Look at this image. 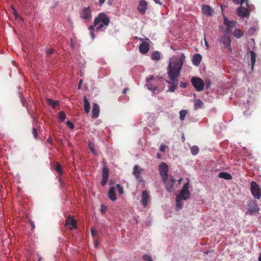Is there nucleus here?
I'll use <instances>...</instances> for the list:
<instances>
[{"label": "nucleus", "mask_w": 261, "mask_h": 261, "mask_svg": "<svg viewBox=\"0 0 261 261\" xmlns=\"http://www.w3.org/2000/svg\"><path fill=\"white\" fill-rule=\"evenodd\" d=\"M185 58L184 54L181 53L179 58L172 57L170 59L167 69L168 80L166 81L170 86L167 90V92H174L177 88L178 78L180 75Z\"/></svg>", "instance_id": "f257e3e1"}, {"label": "nucleus", "mask_w": 261, "mask_h": 261, "mask_svg": "<svg viewBox=\"0 0 261 261\" xmlns=\"http://www.w3.org/2000/svg\"><path fill=\"white\" fill-rule=\"evenodd\" d=\"M110 22L108 16L104 13H100L98 14L94 20V25L95 27V32H100L105 31L106 27Z\"/></svg>", "instance_id": "f03ea898"}, {"label": "nucleus", "mask_w": 261, "mask_h": 261, "mask_svg": "<svg viewBox=\"0 0 261 261\" xmlns=\"http://www.w3.org/2000/svg\"><path fill=\"white\" fill-rule=\"evenodd\" d=\"M186 180L187 182L184 185L182 189L180 191L179 194L176 196L185 200H187L190 197V192L189 190L190 188V179L187 178Z\"/></svg>", "instance_id": "7ed1b4c3"}, {"label": "nucleus", "mask_w": 261, "mask_h": 261, "mask_svg": "<svg viewBox=\"0 0 261 261\" xmlns=\"http://www.w3.org/2000/svg\"><path fill=\"white\" fill-rule=\"evenodd\" d=\"M250 191L255 198L259 199L261 197V189L259 186L255 181H251Z\"/></svg>", "instance_id": "20e7f679"}, {"label": "nucleus", "mask_w": 261, "mask_h": 261, "mask_svg": "<svg viewBox=\"0 0 261 261\" xmlns=\"http://www.w3.org/2000/svg\"><path fill=\"white\" fill-rule=\"evenodd\" d=\"M218 40L219 43L223 44L229 51H232L230 39L228 35L226 34L223 35L222 36L219 37Z\"/></svg>", "instance_id": "39448f33"}, {"label": "nucleus", "mask_w": 261, "mask_h": 261, "mask_svg": "<svg viewBox=\"0 0 261 261\" xmlns=\"http://www.w3.org/2000/svg\"><path fill=\"white\" fill-rule=\"evenodd\" d=\"M191 82L197 91H200L203 89L204 84L203 80L200 77H192Z\"/></svg>", "instance_id": "423d86ee"}, {"label": "nucleus", "mask_w": 261, "mask_h": 261, "mask_svg": "<svg viewBox=\"0 0 261 261\" xmlns=\"http://www.w3.org/2000/svg\"><path fill=\"white\" fill-rule=\"evenodd\" d=\"M81 18L85 20H90L92 18L91 10L90 7H85L80 11Z\"/></svg>", "instance_id": "0eeeda50"}, {"label": "nucleus", "mask_w": 261, "mask_h": 261, "mask_svg": "<svg viewBox=\"0 0 261 261\" xmlns=\"http://www.w3.org/2000/svg\"><path fill=\"white\" fill-rule=\"evenodd\" d=\"M169 168L165 163H162L159 167L160 174L162 179H165L168 177V172Z\"/></svg>", "instance_id": "6e6552de"}, {"label": "nucleus", "mask_w": 261, "mask_h": 261, "mask_svg": "<svg viewBox=\"0 0 261 261\" xmlns=\"http://www.w3.org/2000/svg\"><path fill=\"white\" fill-rule=\"evenodd\" d=\"M162 181L164 183L166 189L168 192H171L173 191L175 180L172 176H170L169 178L167 177L164 180L162 179Z\"/></svg>", "instance_id": "1a4fd4ad"}, {"label": "nucleus", "mask_w": 261, "mask_h": 261, "mask_svg": "<svg viewBox=\"0 0 261 261\" xmlns=\"http://www.w3.org/2000/svg\"><path fill=\"white\" fill-rule=\"evenodd\" d=\"M153 79L154 77L152 75L149 77H147L146 80V84L145 85V86L149 90L151 91L152 93L155 94L156 93V91L158 90V87L156 85H154L153 83L151 82V81Z\"/></svg>", "instance_id": "9d476101"}, {"label": "nucleus", "mask_w": 261, "mask_h": 261, "mask_svg": "<svg viewBox=\"0 0 261 261\" xmlns=\"http://www.w3.org/2000/svg\"><path fill=\"white\" fill-rule=\"evenodd\" d=\"M150 201V195L149 192L146 190H143L141 193V199L140 201L141 205L146 207Z\"/></svg>", "instance_id": "9b49d317"}, {"label": "nucleus", "mask_w": 261, "mask_h": 261, "mask_svg": "<svg viewBox=\"0 0 261 261\" xmlns=\"http://www.w3.org/2000/svg\"><path fill=\"white\" fill-rule=\"evenodd\" d=\"M259 208L256 201H251L248 204L247 213L252 215L259 211Z\"/></svg>", "instance_id": "f8f14e48"}, {"label": "nucleus", "mask_w": 261, "mask_h": 261, "mask_svg": "<svg viewBox=\"0 0 261 261\" xmlns=\"http://www.w3.org/2000/svg\"><path fill=\"white\" fill-rule=\"evenodd\" d=\"M224 24L227 27L226 29V32L229 34L232 32L233 28L235 27L237 25V22L231 21L229 20L226 17L224 18Z\"/></svg>", "instance_id": "ddd939ff"}, {"label": "nucleus", "mask_w": 261, "mask_h": 261, "mask_svg": "<svg viewBox=\"0 0 261 261\" xmlns=\"http://www.w3.org/2000/svg\"><path fill=\"white\" fill-rule=\"evenodd\" d=\"M147 3L145 0H140L139 3V6L137 7V10L141 14H144L147 8Z\"/></svg>", "instance_id": "4468645a"}, {"label": "nucleus", "mask_w": 261, "mask_h": 261, "mask_svg": "<svg viewBox=\"0 0 261 261\" xmlns=\"http://www.w3.org/2000/svg\"><path fill=\"white\" fill-rule=\"evenodd\" d=\"M201 11L203 14L207 16H211L214 13L213 9L206 5H203L202 6Z\"/></svg>", "instance_id": "2eb2a0df"}, {"label": "nucleus", "mask_w": 261, "mask_h": 261, "mask_svg": "<svg viewBox=\"0 0 261 261\" xmlns=\"http://www.w3.org/2000/svg\"><path fill=\"white\" fill-rule=\"evenodd\" d=\"M102 177L101 184L102 186H105L107 182L108 179L109 178L108 168L106 166H105L102 168Z\"/></svg>", "instance_id": "dca6fc26"}, {"label": "nucleus", "mask_w": 261, "mask_h": 261, "mask_svg": "<svg viewBox=\"0 0 261 261\" xmlns=\"http://www.w3.org/2000/svg\"><path fill=\"white\" fill-rule=\"evenodd\" d=\"M65 225L68 227L70 229L76 228V222L71 217H68L67 218Z\"/></svg>", "instance_id": "f3484780"}, {"label": "nucleus", "mask_w": 261, "mask_h": 261, "mask_svg": "<svg viewBox=\"0 0 261 261\" xmlns=\"http://www.w3.org/2000/svg\"><path fill=\"white\" fill-rule=\"evenodd\" d=\"M236 11L237 14L241 17H244L246 16L249 17V16L248 9L246 8L242 7V6L238 8Z\"/></svg>", "instance_id": "a211bd4d"}, {"label": "nucleus", "mask_w": 261, "mask_h": 261, "mask_svg": "<svg viewBox=\"0 0 261 261\" xmlns=\"http://www.w3.org/2000/svg\"><path fill=\"white\" fill-rule=\"evenodd\" d=\"M55 170L57 173V177L58 178L59 181L60 182L61 185L63 187V183L62 182L61 179L60 178V176L63 174L62 167L61 165L58 162L56 163V168Z\"/></svg>", "instance_id": "6ab92c4d"}, {"label": "nucleus", "mask_w": 261, "mask_h": 261, "mask_svg": "<svg viewBox=\"0 0 261 261\" xmlns=\"http://www.w3.org/2000/svg\"><path fill=\"white\" fill-rule=\"evenodd\" d=\"M108 196L109 198L113 201H115L117 199L116 193H115V189L114 186L110 187L109 190Z\"/></svg>", "instance_id": "aec40b11"}, {"label": "nucleus", "mask_w": 261, "mask_h": 261, "mask_svg": "<svg viewBox=\"0 0 261 261\" xmlns=\"http://www.w3.org/2000/svg\"><path fill=\"white\" fill-rule=\"evenodd\" d=\"M139 51L142 54H146L149 49V45L147 42H144L139 46Z\"/></svg>", "instance_id": "412c9836"}, {"label": "nucleus", "mask_w": 261, "mask_h": 261, "mask_svg": "<svg viewBox=\"0 0 261 261\" xmlns=\"http://www.w3.org/2000/svg\"><path fill=\"white\" fill-rule=\"evenodd\" d=\"M99 113V107L97 103H94L92 111V118H96L98 117Z\"/></svg>", "instance_id": "4be33fe9"}, {"label": "nucleus", "mask_w": 261, "mask_h": 261, "mask_svg": "<svg viewBox=\"0 0 261 261\" xmlns=\"http://www.w3.org/2000/svg\"><path fill=\"white\" fill-rule=\"evenodd\" d=\"M202 60L201 55L199 54L194 55L192 58V63L195 66H198Z\"/></svg>", "instance_id": "5701e85b"}, {"label": "nucleus", "mask_w": 261, "mask_h": 261, "mask_svg": "<svg viewBox=\"0 0 261 261\" xmlns=\"http://www.w3.org/2000/svg\"><path fill=\"white\" fill-rule=\"evenodd\" d=\"M184 199L176 196L175 201V208L176 211H179L182 208Z\"/></svg>", "instance_id": "b1692460"}, {"label": "nucleus", "mask_w": 261, "mask_h": 261, "mask_svg": "<svg viewBox=\"0 0 261 261\" xmlns=\"http://www.w3.org/2000/svg\"><path fill=\"white\" fill-rule=\"evenodd\" d=\"M84 107L86 114H88L90 111V103L86 96L84 97Z\"/></svg>", "instance_id": "393cba45"}, {"label": "nucleus", "mask_w": 261, "mask_h": 261, "mask_svg": "<svg viewBox=\"0 0 261 261\" xmlns=\"http://www.w3.org/2000/svg\"><path fill=\"white\" fill-rule=\"evenodd\" d=\"M218 177L226 180H230L232 178V176L230 174L224 172H220L218 174Z\"/></svg>", "instance_id": "a878e982"}, {"label": "nucleus", "mask_w": 261, "mask_h": 261, "mask_svg": "<svg viewBox=\"0 0 261 261\" xmlns=\"http://www.w3.org/2000/svg\"><path fill=\"white\" fill-rule=\"evenodd\" d=\"M151 59L153 61H159L161 59L160 53L158 51H153L151 55Z\"/></svg>", "instance_id": "bb28decb"}, {"label": "nucleus", "mask_w": 261, "mask_h": 261, "mask_svg": "<svg viewBox=\"0 0 261 261\" xmlns=\"http://www.w3.org/2000/svg\"><path fill=\"white\" fill-rule=\"evenodd\" d=\"M143 171V169L139 167L137 165H136L133 168V174L135 176L141 174V171Z\"/></svg>", "instance_id": "cd10ccee"}, {"label": "nucleus", "mask_w": 261, "mask_h": 261, "mask_svg": "<svg viewBox=\"0 0 261 261\" xmlns=\"http://www.w3.org/2000/svg\"><path fill=\"white\" fill-rule=\"evenodd\" d=\"M47 103L51 106V107L54 109H55L57 106V105H58L59 103V102L58 101H57V100H54L51 99H47Z\"/></svg>", "instance_id": "c85d7f7f"}, {"label": "nucleus", "mask_w": 261, "mask_h": 261, "mask_svg": "<svg viewBox=\"0 0 261 261\" xmlns=\"http://www.w3.org/2000/svg\"><path fill=\"white\" fill-rule=\"evenodd\" d=\"M250 53V57H251V67H252V69H253V66L255 63L256 56H255V54L254 53V52L253 51H251Z\"/></svg>", "instance_id": "c756f323"}, {"label": "nucleus", "mask_w": 261, "mask_h": 261, "mask_svg": "<svg viewBox=\"0 0 261 261\" xmlns=\"http://www.w3.org/2000/svg\"><path fill=\"white\" fill-rule=\"evenodd\" d=\"M203 105V103L199 99L194 100V108L196 110L201 108Z\"/></svg>", "instance_id": "7c9ffc66"}, {"label": "nucleus", "mask_w": 261, "mask_h": 261, "mask_svg": "<svg viewBox=\"0 0 261 261\" xmlns=\"http://www.w3.org/2000/svg\"><path fill=\"white\" fill-rule=\"evenodd\" d=\"M88 147L93 154L95 155H97V153L95 149V145L93 143L89 141L88 142Z\"/></svg>", "instance_id": "2f4dec72"}, {"label": "nucleus", "mask_w": 261, "mask_h": 261, "mask_svg": "<svg viewBox=\"0 0 261 261\" xmlns=\"http://www.w3.org/2000/svg\"><path fill=\"white\" fill-rule=\"evenodd\" d=\"M59 121L63 122L65 120L66 118V114L64 111H60L58 116Z\"/></svg>", "instance_id": "473e14b6"}, {"label": "nucleus", "mask_w": 261, "mask_h": 261, "mask_svg": "<svg viewBox=\"0 0 261 261\" xmlns=\"http://www.w3.org/2000/svg\"><path fill=\"white\" fill-rule=\"evenodd\" d=\"M243 35V32L240 29H236L234 31V36L237 38H241Z\"/></svg>", "instance_id": "72a5a7b5"}, {"label": "nucleus", "mask_w": 261, "mask_h": 261, "mask_svg": "<svg viewBox=\"0 0 261 261\" xmlns=\"http://www.w3.org/2000/svg\"><path fill=\"white\" fill-rule=\"evenodd\" d=\"M191 153L195 155L198 154L199 152V148L197 146H193L190 148Z\"/></svg>", "instance_id": "f704fd0d"}, {"label": "nucleus", "mask_w": 261, "mask_h": 261, "mask_svg": "<svg viewBox=\"0 0 261 261\" xmlns=\"http://www.w3.org/2000/svg\"><path fill=\"white\" fill-rule=\"evenodd\" d=\"M95 26L93 25H91L89 27V30L90 31V36H91V38L92 39V40H93L95 38V36H94V32L95 31Z\"/></svg>", "instance_id": "c9c22d12"}, {"label": "nucleus", "mask_w": 261, "mask_h": 261, "mask_svg": "<svg viewBox=\"0 0 261 261\" xmlns=\"http://www.w3.org/2000/svg\"><path fill=\"white\" fill-rule=\"evenodd\" d=\"M246 8L248 9V12L249 13L255 9V7L253 5L249 4L248 1L247 0V4H246Z\"/></svg>", "instance_id": "e433bc0d"}, {"label": "nucleus", "mask_w": 261, "mask_h": 261, "mask_svg": "<svg viewBox=\"0 0 261 261\" xmlns=\"http://www.w3.org/2000/svg\"><path fill=\"white\" fill-rule=\"evenodd\" d=\"M187 111L186 110H181L179 112V118L181 120H184L185 119V118L186 117V115L187 114Z\"/></svg>", "instance_id": "4c0bfd02"}, {"label": "nucleus", "mask_w": 261, "mask_h": 261, "mask_svg": "<svg viewBox=\"0 0 261 261\" xmlns=\"http://www.w3.org/2000/svg\"><path fill=\"white\" fill-rule=\"evenodd\" d=\"M116 186L118 189L119 194L120 195H122L123 194V188L122 186L119 184H116Z\"/></svg>", "instance_id": "58836bf2"}, {"label": "nucleus", "mask_w": 261, "mask_h": 261, "mask_svg": "<svg viewBox=\"0 0 261 261\" xmlns=\"http://www.w3.org/2000/svg\"><path fill=\"white\" fill-rule=\"evenodd\" d=\"M233 3L235 5L240 4L241 6H242L244 3H245L246 4H247V0H233Z\"/></svg>", "instance_id": "ea45409f"}, {"label": "nucleus", "mask_w": 261, "mask_h": 261, "mask_svg": "<svg viewBox=\"0 0 261 261\" xmlns=\"http://www.w3.org/2000/svg\"><path fill=\"white\" fill-rule=\"evenodd\" d=\"M143 258L145 261H153L151 256L149 255H144Z\"/></svg>", "instance_id": "a19ab883"}, {"label": "nucleus", "mask_w": 261, "mask_h": 261, "mask_svg": "<svg viewBox=\"0 0 261 261\" xmlns=\"http://www.w3.org/2000/svg\"><path fill=\"white\" fill-rule=\"evenodd\" d=\"M135 178L137 179V180L140 183H143L144 182V180L143 179V177L141 176V174L136 176Z\"/></svg>", "instance_id": "79ce46f5"}, {"label": "nucleus", "mask_w": 261, "mask_h": 261, "mask_svg": "<svg viewBox=\"0 0 261 261\" xmlns=\"http://www.w3.org/2000/svg\"><path fill=\"white\" fill-rule=\"evenodd\" d=\"M66 124L68 125V126L71 129H73L74 127V124L72 122H71L69 120H68L66 121Z\"/></svg>", "instance_id": "37998d69"}, {"label": "nucleus", "mask_w": 261, "mask_h": 261, "mask_svg": "<svg viewBox=\"0 0 261 261\" xmlns=\"http://www.w3.org/2000/svg\"><path fill=\"white\" fill-rule=\"evenodd\" d=\"M168 148V146L162 144L160 147V150L162 152L165 151L166 149Z\"/></svg>", "instance_id": "c03bdc74"}, {"label": "nucleus", "mask_w": 261, "mask_h": 261, "mask_svg": "<svg viewBox=\"0 0 261 261\" xmlns=\"http://www.w3.org/2000/svg\"><path fill=\"white\" fill-rule=\"evenodd\" d=\"M33 134L34 136V137L36 139L37 138V129L34 127L33 128Z\"/></svg>", "instance_id": "a18cd8bd"}, {"label": "nucleus", "mask_w": 261, "mask_h": 261, "mask_svg": "<svg viewBox=\"0 0 261 261\" xmlns=\"http://www.w3.org/2000/svg\"><path fill=\"white\" fill-rule=\"evenodd\" d=\"M187 85H188V83H186V82H181L180 83V86L181 87V88H186L187 87Z\"/></svg>", "instance_id": "49530a36"}, {"label": "nucleus", "mask_w": 261, "mask_h": 261, "mask_svg": "<svg viewBox=\"0 0 261 261\" xmlns=\"http://www.w3.org/2000/svg\"><path fill=\"white\" fill-rule=\"evenodd\" d=\"M204 40L205 46L206 47V49H208L209 48V45H208V43L205 37H204Z\"/></svg>", "instance_id": "de8ad7c7"}, {"label": "nucleus", "mask_w": 261, "mask_h": 261, "mask_svg": "<svg viewBox=\"0 0 261 261\" xmlns=\"http://www.w3.org/2000/svg\"><path fill=\"white\" fill-rule=\"evenodd\" d=\"M211 86V82L210 81H206L205 87L206 88H208Z\"/></svg>", "instance_id": "09e8293b"}, {"label": "nucleus", "mask_w": 261, "mask_h": 261, "mask_svg": "<svg viewBox=\"0 0 261 261\" xmlns=\"http://www.w3.org/2000/svg\"><path fill=\"white\" fill-rule=\"evenodd\" d=\"M83 80L81 79L79 83V85H78L79 89H80L81 88V86L83 84Z\"/></svg>", "instance_id": "8fccbe9b"}, {"label": "nucleus", "mask_w": 261, "mask_h": 261, "mask_svg": "<svg viewBox=\"0 0 261 261\" xmlns=\"http://www.w3.org/2000/svg\"><path fill=\"white\" fill-rule=\"evenodd\" d=\"M53 53V50L52 49H47L46 50V54L47 55L51 54Z\"/></svg>", "instance_id": "3c124183"}, {"label": "nucleus", "mask_w": 261, "mask_h": 261, "mask_svg": "<svg viewBox=\"0 0 261 261\" xmlns=\"http://www.w3.org/2000/svg\"><path fill=\"white\" fill-rule=\"evenodd\" d=\"M255 31V30L253 28L251 27L249 30V33L250 34H253Z\"/></svg>", "instance_id": "603ef678"}, {"label": "nucleus", "mask_w": 261, "mask_h": 261, "mask_svg": "<svg viewBox=\"0 0 261 261\" xmlns=\"http://www.w3.org/2000/svg\"><path fill=\"white\" fill-rule=\"evenodd\" d=\"M106 209V207L105 206H104L103 205L101 206V212L102 213H105Z\"/></svg>", "instance_id": "864d4df0"}, {"label": "nucleus", "mask_w": 261, "mask_h": 261, "mask_svg": "<svg viewBox=\"0 0 261 261\" xmlns=\"http://www.w3.org/2000/svg\"><path fill=\"white\" fill-rule=\"evenodd\" d=\"M129 90V89L128 88H125L123 91H122V93L123 94H125L126 93V92Z\"/></svg>", "instance_id": "5fc2aeb1"}, {"label": "nucleus", "mask_w": 261, "mask_h": 261, "mask_svg": "<svg viewBox=\"0 0 261 261\" xmlns=\"http://www.w3.org/2000/svg\"><path fill=\"white\" fill-rule=\"evenodd\" d=\"M95 233V230L93 228L91 229V233L92 236H94Z\"/></svg>", "instance_id": "6e6d98bb"}, {"label": "nucleus", "mask_w": 261, "mask_h": 261, "mask_svg": "<svg viewBox=\"0 0 261 261\" xmlns=\"http://www.w3.org/2000/svg\"><path fill=\"white\" fill-rule=\"evenodd\" d=\"M153 1L156 4H159L160 5H162V3L161 2H160L159 0H153Z\"/></svg>", "instance_id": "4d7b16f0"}, {"label": "nucleus", "mask_w": 261, "mask_h": 261, "mask_svg": "<svg viewBox=\"0 0 261 261\" xmlns=\"http://www.w3.org/2000/svg\"><path fill=\"white\" fill-rule=\"evenodd\" d=\"M106 0H99V5H102L105 2Z\"/></svg>", "instance_id": "13d9d810"}, {"label": "nucleus", "mask_w": 261, "mask_h": 261, "mask_svg": "<svg viewBox=\"0 0 261 261\" xmlns=\"http://www.w3.org/2000/svg\"><path fill=\"white\" fill-rule=\"evenodd\" d=\"M114 1V0H108V5H111Z\"/></svg>", "instance_id": "bf43d9fd"}, {"label": "nucleus", "mask_w": 261, "mask_h": 261, "mask_svg": "<svg viewBox=\"0 0 261 261\" xmlns=\"http://www.w3.org/2000/svg\"><path fill=\"white\" fill-rule=\"evenodd\" d=\"M21 103H22V106L23 107H25L24 100L21 98Z\"/></svg>", "instance_id": "052dcab7"}, {"label": "nucleus", "mask_w": 261, "mask_h": 261, "mask_svg": "<svg viewBox=\"0 0 261 261\" xmlns=\"http://www.w3.org/2000/svg\"><path fill=\"white\" fill-rule=\"evenodd\" d=\"M70 44H71V47L73 48L74 47L73 40L72 39H71V40H70Z\"/></svg>", "instance_id": "680f3d73"}, {"label": "nucleus", "mask_w": 261, "mask_h": 261, "mask_svg": "<svg viewBox=\"0 0 261 261\" xmlns=\"http://www.w3.org/2000/svg\"><path fill=\"white\" fill-rule=\"evenodd\" d=\"M31 225L32 229H34L35 228V224L32 221H31Z\"/></svg>", "instance_id": "e2e57ef3"}, {"label": "nucleus", "mask_w": 261, "mask_h": 261, "mask_svg": "<svg viewBox=\"0 0 261 261\" xmlns=\"http://www.w3.org/2000/svg\"><path fill=\"white\" fill-rule=\"evenodd\" d=\"M13 10H14L13 14L15 16V17H17V15L16 10L15 9H14Z\"/></svg>", "instance_id": "0e129e2a"}, {"label": "nucleus", "mask_w": 261, "mask_h": 261, "mask_svg": "<svg viewBox=\"0 0 261 261\" xmlns=\"http://www.w3.org/2000/svg\"><path fill=\"white\" fill-rule=\"evenodd\" d=\"M156 156L158 159H161V154L160 153H158L156 154Z\"/></svg>", "instance_id": "69168bd1"}, {"label": "nucleus", "mask_w": 261, "mask_h": 261, "mask_svg": "<svg viewBox=\"0 0 261 261\" xmlns=\"http://www.w3.org/2000/svg\"><path fill=\"white\" fill-rule=\"evenodd\" d=\"M47 142L49 143V144H51V142H52V140L50 138H48V140H47Z\"/></svg>", "instance_id": "338daca9"}, {"label": "nucleus", "mask_w": 261, "mask_h": 261, "mask_svg": "<svg viewBox=\"0 0 261 261\" xmlns=\"http://www.w3.org/2000/svg\"><path fill=\"white\" fill-rule=\"evenodd\" d=\"M258 259V261H261V253L259 254Z\"/></svg>", "instance_id": "774afa93"}]
</instances>
